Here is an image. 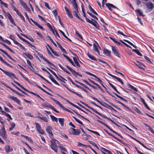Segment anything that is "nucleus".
I'll use <instances>...</instances> for the list:
<instances>
[{
  "label": "nucleus",
  "mask_w": 154,
  "mask_h": 154,
  "mask_svg": "<svg viewBox=\"0 0 154 154\" xmlns=\"http://www.w3.org/2000/svg\"><path fill=\"white\" fill-rule=\"evenodd\" d=\"M50 116L53 121H55L56 122H57L58 120L56 117L52 115H50Z\"/></svg>",
  "instance_id": "obj_60"
},
{
  "label": "nucleus",
  "mask_w": 154,
  "mask_h": 154,
  "mask_svg": "<svg viewBox=\"0 0 154 154\" xmlns=\"http://www.w3.org/2000/svg\"><path fill=\"white\" fill-rule=\"evenodd\" d=\"M57 43L58 45V47L65 54H67V52L62 47L61 45L57 42Z\"/></svg>",
  "instance_id": "obj_35"
},
{
  "label": "nucleus",
  "mask_w": 154,
  "mask_h": 154,
  "mask_svg": "<svg viewBox=\"0 0 154 154\" xmlns=\"http://www.w3.org/2000/svg\"><path fill=\"white\" fill-rule=\"evenodd\" d=\"M103 106L106 108H108L111 110H112L116 112H117V111L114 108L106 103H104V106Z\"/></svg>",
  "instance_id": "obj_24"
},
{
  "label": "nucleus",
  "mask_w": 154,
  "mask_h": 154,
  "mask_svg": "<svg viewBox=\"0 0 154 154\" xmlns=\"http://www.w3.org/2000/svg\"><path fill=\"white\" fill-rule=\"evenodd\" d=\"M132 51L133 52H135L136 54H137L138 55L140 56H142V54L137 49H133L132 50Z\"/></svg>",
  "instance_id": "obj_53"
},
{
  "label": "nucleus",
  "mask_w": 154,
  "mask_h": 154,
  "mask_svg": "<svg viewBox=\"0 0 154 154\" xmlns=\"http://www.w3.org/2000/svg\"><path fill=\"white\" fill-rule=\"evenodd\" d=\"M72 117L75 119V121L77 122L79 124L83 125L84 124L82 123V122L80 121L78 119H77L76 118L75 116H73Z\"/></svg>",
  "instance_id": "obj_62"
},
{
  "label": "nucleus",
  "mask_w": 154,
  "mask_h": 154,
  "mask_svg": "<svg viewBox=\"0 0 154 154\" xmlns=\"http://www.w3.org/2000/svg\"><path fill=\"white\" fill-rule=\"evenodd\" d=\"M88 80L90 82H91L94 85L97 86L103 92H104V91L103 90L102 88L100 87V86L98 84L95 83L94 81H92V80H91L89 78L88 79Z\"/></svg>",
  "instance_id": "obj_21"
},
{
  "label": "nucleus",
  "mask_w": 154,
  "mask_h": 154,
  "mask_svg": "<svg viewBox=\"0 0 154 154\" xmlns=\"http://www.w3.org/2000/svg\"><path fill=\"white\" fill-rule=\"evenodd\" d=\"M0 51L2 52L4 54L6 55L11 60L16 62V61L13 59L9 54H8L6 51L0 48Z\"/></svg>",
  "instance_id": "obj_22"
},
{
  "label": "nucleus",
  "mask_w": 154,
  "mask_h": 154,
  "mask_svg": "<svg viewBox=\"0 0 154 154\" xmlns=\"http://www.w3.org/2000/svg\"><path fill=\"white\" fill-rule=\"evenodd\" d=\"M3 85L5 86L7 88H8L10 90L12 91L13 92L15 93L16 94H17L18 95L20 96V94H21L20 93H19V92L16 91V90L13 89L12 88H11L10 87L8 86L7 85H6L5 84Z\"/></svg>",
  "instance_id": "obj_27"
},
{
  "label": "nucleus",
  "mask_w": 154,
  "mask_h": 154,
  "mask_svg": "<svg viewBox=\"0 0 154 154\" xmlns=\"http://www.w3.org/2000/svg\"><path fill=\"white\" fill-rule=\"evenodd\" d=\"M10 124L11 126V127L9 128V131H11L13 129L15 126V124L14 123L11 122H10Z\"/></svg>",
  "instance_id": "obj_48"
},
{
  "label": "nucleus",
  "mask_w": 154,
  "mask_h": 154,
  "mask_svg": "<svg viewBox=\"0 0 154 154\" xmlns=\"http://www.w3.org/2000/svg\"><path fill=\"white\" fill-rule=\"evenodd\" d=\"M144 124L146 127L148 128V129L154 135V131H153V129L148 125L145 123H144Z\"/></svg>",
  "instance_id": "obj_47"
},
{
  "label": "nucleus",
  "mask_w": 154,
  "mask_h": 154,
  "mask_svg": "<svg viewBox=\"0 0 154 154\" xmlns=\"http://www.w3.org/2000/svg\"><path fill=\"white\" fill-rule=\"evenodd\" d=\"M59 121L61 125L63 127L64 125V119L63 118H60L59 119Z\"/></svg>",
  "instance_id": "obj_56"
},
{
  "label": "nucleus",
  "mask_w": 154,
  "mask_h": 154,
  "mask_svg": "<svg viewBox=\"0 0 154 154\" xmlns=\"http://www.w3.org/2000/svg\"><path fill=\"white\" fill-rule=\"evenodd\" d=\"M51 104H49L48 102H45L42 104V106L45 107L47 108H49V107H50L49 106Z\"/></svg>",
  "instance_id": "obj_64"
},
{
  "label": "nucleus",
  "mask_w": 154,
  "mask_h": 154,
  "mask_svg": "<svg viewBox=\"0 0 154 154\" xmlns=\"http://www.w3.org/2000/svg\"><path fill=\"white\" fill-rule=\"evenodd\" d=\"M73 60L76 65L79 67H80L81 66L79 63L78 62L76 58L75 57H73Z\"/></svg>",
  "instance_id": "obj_49"
},
{
  "label": "nucleus",
  "mask_w": 154,
  "mask_h": 154,
  "mask_svg": "<svg viewBox=\"0 0 154 154\" xmlns=\"http://www.w3.org/2000/svg\"><path fill=\"white\" fill-rule=\"evenodd\" d=\"M7 76L11 78V79H13L12 76L14 77L15 79L17 80H18L16 76L12 72H10L7 71H5L3 69H0Z\"/></svg>",
  "instance_id": "obj_5"
},
{
  "label": "nucleus",
  "mask_w": 154,
  "mask_h": 154,
  "mask_svg": "<svg viewBox=\"0 0 154 154\" xmlns=\"http://www.w3.org/2000/svg\"><path fill=\"white\" fill-rule=\"evenodd\" d=\"M88 8L90 11L97 15H98V14L92 8L90 5H89Z\"/></svg>",
  "instance_id": "obj_50"
},
{
  "label": "nucleus",
  "mask_w": 154,
  "mask_h": 154,
  "mask_svg": "<svg viewBox=\"0 0 154 154\" xmlns=\"http://www.w3.org/2000/svg\"><path fill=\"white\" fill-rule=\"evenodd\" d=\"M13 82L16 84H17V85L19 86L21 88L23 89V90H24L25 91H26V89L24 88L23 86H22L18 82L14 80L13 81Z\"/></svg>",
  "instance_id": "obj_51"
},
{
  "label": "nucleus",
  "mask_w": 154,
  "mask_h": 154,
  "mask_svg": "<svg viewBox=\"0 0 154 154\" xmlns=\"http://www.w3.org/2000/svg\"><path fill=\"white\" fill-rule=\"evenodd\" d=\"M66 67L69 69L72 73L73 75L75 76L76 77H77V75H78L80 77H82V76L80 74H79L78 72H76L75 70L72 69V68L69 66L67 65H66Z\"/></svg>",
  "instance_id": "obj_7"
},
{
  "label": "nucleus",
  "mask_w": 154,
  "mask_h": 154,
  "mask_svg": "<svg viewBox=\"0 0 154 154\" xmlns=\"http://www.w3.org/2000/svg\"><path fill=\"white\" fill-rule=\"evenodd\" d=\"M8 97L16 102L18 105H20V101L16 97L12 96L11 95L8 96Z\"/></svg>",
  "instance_id": "obj_13"
},
{
  "label": "nucleus",
  "mask_w": 154,
  "mask_h": 154,
  "mask_svg": "<svg viewBox=\"0 0 154 154\" xmlns=\"http://www.w3.org/2000/svg\"><path fill=\"white\" fill-rule=\"evenodd\" d=\"M57 141L55 139H52L50 141L51 143V148L54 150L56 153L57 152V145L56 141Z\"/></svg>",
  "instance_id": "obj_3"
},
{
  "label": "nucleus",
  "mask_w": 154,
  "mask_h": 154,
  "mask_svg": "<svg viewBox=\"0 0 154 154\" xmlns=\"http://www.w3.org/2000/svg\"><path fill=\"white\" fill-rule=\"evenodd\" d=\"M50 99L52 100L53 101L55 102L57 105H58L62 109L64 108V106H63L57 100L55 99L54 98H53L51 97Z\"/></svg>",
  "instance_id": "obj_31"
},
{
  "label": "nucleus",
  "mask_w": 154,
  "mask_h": 154,
  "mask_svg": "<svg viewBox=\"0 0 154 154\" xmlns=\"http://www.w3.org/2000/svg\"><path fill=\"white\" fill-rule=\"evenodd\" d=\"M140 97L142 102H143V104L146 107L148 110H151V109H150L149 107L148 106V105H147L146 103L145 102L144 99L142 98L140 96Z\"/></svg>",
  "instance_id": "obj_33"
},
{
  "label": "nucleus",
  "mask_w": 154,
  "mask_h": 154,
  "mask_svg": "<svg viewBox=\"0 0 154 154\" xmlns=\"http://www.w3.org/2000/svg\"><path fill=\"white\" fill-rule=\"evenodd\" d=\"M103 52L104 54L108 57L111 56V51L108 50L104 48L103 50Z\"/></svg>",
  "instance_id": "obj_30"
},
{
  "label": "nucleus",
  "mask_w": 154,
  "mask_h": 154,
  "mask_svg": "<svg viewBox=\"0 0 154 154\" xmlns=\"http://www.w3.org/2000/svg\"><path fill=\"white\" fill-rule=\"evenodd\" d=\"M106 7L110 6V7H112L114 9H116L117 10H119V9L116 6L113 5V4H110V3H108L106 4Z\"/></svg>",
  "instance_id": "obj_52"
},
{
  "label": "nucleus",
  "mask_w": 154,
  "mask_h": 154,
  "mask_svg": "<svg viewBox=\"0 0 154 154\" xmlns=\"http://www.w3.org/2000/svg\"><path fill=\"white\" fill-rule=\"evenodd\" d=\"M80 102L82 104L85 105V106H86V107H88V108L90 109H91V110H92L95 113L98 114V115H99L100 116L103 117V118H105L106 119H107L108 120H109L110 121H111L112 122V123L114 124L115 125H116L117 127H120V126L118 125L117 123H116L115 122H114L111 119H110V118H108V117L106 116L103 114H101L97 110H95L93 108L89 106L88 104L85 103L83 102H82L81 100L80 101Z\"/></svg>",
  "instance_id": "obj_1"
},
{
  "label": "nucleus",
  "mask_w": 154,
  "mask_h": 154,
  "mask_svg": "<svg viewBox=\"0 0 154 154\" xmlns=\"http://www.w3.org/2000/svg\"><path fill=\"white\" fill-rule=\"evenodd\" d=\"M137 62L138 63V67L140 69H143V68L142 67V66H145V65L141 62L137 61Z\"/></svg>",
  "instance_id": "obj_54"
},
{
  "label": "nucleus",
  "mask_w": 154,
  "mask_h": 154,
  "mask_svg": "<svg viewBox=\"0 0 154 154\" xmlns=\"http://www.w3.org/2000/svg\"><path fill=\"white\" fill-rule=\"evenodd\" d=\"M75 82L78 84H79L80 85H81L82 86V87H83L84 88H86V89H88V90H89L91 92H92V91L91 90V89H89V88H88L84 84L82 83H81L78 81H77V80H75Z\"/></svg>",
  "instance_id": "obj_26"
},
{
  "label": "nucleus",
  "mask_w": 154,
  "mask_h": 154,
  "mask_svg": "<svg viewBox=\"0 0 154 154\" xmlns=\"http://www.w3.org/2000/svg\"><path fill=\"white\" fill-rule=\"evenodd\" d=\"M23 54L27 57L30 60H32L33 58V56L29 53H23Z\"/></svg>",
  "instance_id": "obj_38"
},
{
  "label": "nucleus",
  "mask_w": 154,
  "mask_h": 154,
  "mask_svg": "<svg viewBox=\"0 0 154 154\" xmlns=\"http://www.w3.org/2000/svg\"><path fill=\"white\" fill-rule=\"evenodd\" d=\"M5 151L7 153H8L10 152L13 151V149L9 145H6L5 147Z\"/></svg>",
  "instance_id": "obj_19"
},
{
  "label": "nucleus",
  "mask_w": 154,
  "mask_h": 154,
  "mask_svg": "<svg viewBox=\"0 0 154 154\" xmlns=\"http://www.w3.org/2000/svg\"><path fill=\"white\" fill-rule=\"evenodd\" d=\"M70 81L74 85H75V86L76 87H77L78 88L82 90L83 91H84L85 92H86V93H88V92H87V91L84 88H83L81 87V86H79V85H77V84H75V83H74L73 81L72 80V79H71V80H70Z\"/></svg>",
  "instance_id": "obj_15"
},
{
  "label": "nucleus",
  "mask_w": 154,
  "mask_h": 154,
  "mask_svg": "<svg viewBox=\"0 0 154 154\" xmlns=\"http://www.w3.org/2000/svg\"><path fill=\"white\" fill-rule=\"evenodd\" d=\"M58 96L60 97L63 98V99L66 102H67L68 103H69L72 106L74 107H75L77 109H80V108L79 107V106H78L77 105L74 104L73 103H72L69 100H67L66 98L63 97L61 95L58 94Z\"/></svg>",
  "instance_id": "obj_12"
},
{
  "label": "nucleus",
  "mask_w": 154,
  "mask_h": 154,
  "mask_svg": "<svg viewBox=\"0 0 154 154\" xmlns=\"http://www.w3.org/2000/svg\"><path fill=\"white\" fill-rule=\"evenodd\" d=\"M53 129L50 126L48 127L46 129V131L48 133H49L52 132Z\"/></svg>",
  "instance_id": "obj_63"
},
{
  "label": "nucleus",
  "mask_w": 154,
  "mask_h": 154,
  "mask_svg": "<svg viewBox=\"0 0 154 154\" xmlns=\"http://www.w3.org/2000/svg\"><path fill=\"white\" fill-rule=\"evenodd\" d=\"M63 56L65 57V58H66V59L68 60V61L70 62L72 64V65L73 66H75V64H74V63L73 62V61L69 57H68V56L64 54H63Z\"/></svg>",
  "instance_id": "obj_25"
},
{
  "label": "nucleus",
  "mask_w": 154,
  "mask_h": 154,
  "mask_svg": "<svg viewBox=\"0 0 154 154\" xmlns=\"http://www.w3.org/2000/svg\"><path fill=\"white\" fill-rule=\"evenodd\" d=\"M62 85L64 86L68 91H69L70 92L74 93L76 94V95L78 96L79 97H81V98H83V97L81 95H80L79 94L71 90L70 88H69L67 86H66L65 85L62 84Z\"/></svg>",
  "instance_id": "obj_16"
},
{
  "label": "nucleus",
  "mask_w": 154,
  "mask_h": 154,
  "mask_svg": "<svg viewBox=\"0 0 154 154\" xmlns=\"http://www.w3.org/2000/svg\"><path fill=\"white\" fill-rule=\"evenodd\" d=\"M0 60L2 61V62H3L4 63H5L6 65L7 66H9L11 68H12L13 67V66L11 65H10L9 63L5 61L3 58L2 57H1L0 56Z\"/></svg>",
  "instance_id": "obj_41"
},
{
  "label": "nucleus",
  "mask_w": 154,
  "mask_h": 154,
  "mask_svg": "<svg viewBox=\"0 0 154 154\" xmlns=\"http://www.w3.org/2000/svg\"><path fill=\"white\" fill-rule=\"evenodd\" d=\"M0 135L4 139H6L7 138L6 136V132L4 126L2 127L0 130Z\"/></svg>",
  "instance_id": "obj_8"
},
{
  "label": "nucleus",
  "mask_w": 154,
  "mask_h": 154,
  "mask_svg": "<svg viewBox=\"0 0 154 154\" xmlns=\"http://www.w3.org/2000/svg\"><path fill=\"white\" fill-rule=\"evenodd\" d=\"M127 86L130 88L131 89H132L133 90H134L136 92L138 91L137 89L136 88H135L133 86L131 85L130 84L128 83L126 84Z\"/></svg>",
  "instance_id": "obj_39"
},
{
  "label": "nucleus",
  "mask_w": 154,
  "mask_h": 154,
  "mask_svg": "<svg viewBox=\"0 0 154 154\" xmlns=\"http://www.w3.org/2000/svg\"><path fill=\"white\" fill-rule=\"evenodd\" d=\"M7 16H8V18L9 19V20L10 21L14 24V25L15 26H17V25L15 24V22H14V20L12 18V17L11 15L8 12H7Z\"/></svg>",
  "instance_id": "obj_18"
},
{
  "label": "nucleus",
  "mask_w": 154,
  "mask_h": 154,
  "mask_svg": "<svg viewBox=\"0 0 154 154\" xmlns=\"http://www.w3.org/2000/svg\"><path fill=\"white\" fill-rule=\"evenodd\" d=\"M85 73L88 74V75L92 76L95 78L96 79L95 80L97 81L98 82L101 84L102 85V86L105 88L106 91L107 90V88L105 87V86L103 85V82L100 79V78L97 77L96 75H95L93 74L90 72L85 71Z\"/></svg>",
  "instance_id": "obj_2"
},
{
  "label": "nucleus",
  "mask_w": 154,
  "mask_h": 154,
  "mask_svg": "<svg viewBox=\"0 0 154 154\" xmlns=\"http://www.w3.org/2000/svg\"><path fill=\"white\" fill-rule=\"evenodd\" d=\"M70 130L72 132L71 134L73 135H78L80 134L81 132L80 130L75 129L72 128H71Z\"/></svg>",
  "instance_id": "obj_9"
},
{
  "label": "nucleus",
  "mask_w": 154,
  "mask_h": 154,
  "mask_svg": "<svg viewBox=\"0 0 154 154\" xmlns=\"http://www.w3.org/2000/svg\"><path fill=\"white\" fill-rule=\"evenodd\" d=\"M147 8L148 9H149L151 11L154 8L153 4L150 2H148L146 4Z\"/></svg>",
  "instance_id": "obj_20"
},
{
  "label": "nucleus",
  "mask_w": 154,
  "mask_h": 154,
  "mask_svg": "<svg viewBox=\"0 0 154 154\" xmlns=\"http://www.w3.org/2000/svg\"><path fill=\"white\" fill-rule=\"evenodd\" d=\"M82 11L83 14V16L85 17V19L86 20V21L87 22L92 24V25H95V24L92 22V21L90 20L88 18H87L86 16V14L85 13V12L84 9L83 7V6L82 5Z\"/></svg>",
  "instance_id": "obj_10"
},
{
  "label": "nucleus",
  "mask_w": 154,
  "mask_h": 154,
  "mask_svg": "<svg viewBox=\"0 0 154 154\" xmlns=\"http://www.w3.org/2000/svg\"><path fill=\"white\" fill-rule=\"evenodd\" d=\"M22 136L24 137V138H26V139H27V140H28V141L31 142H33L32 140L30 138H29L27 136H25L24 135H22Z\"/></svg>",
  "instance_id": "obj_59"
},
{
  "label": "nucleus",
  "mask_w": 154,
  "mask_h": 154,
  "mask_svg": "<svg viewBox=\"0 0 154 154\" xmlns=\"http://www.w3.org/2000/svg\"><path fill=\"white\" fill-rule=\"evenodd\" d=\"M73 6L75 10L77 12L79 13V10L78 8V5L77 3H72Z\"/></svg>",
  "instance_id": "obj_55"
},
{
  "label": "nucleus",
  "mask_w": 154,
  "mask_h": 154,
  "mask_svg": "<svg viewBox=\"0 0 154 154\" xmlns=\"http://www.w3.org/2000/svg\"><path fill=\"white\" fill-rule=\"evenodd\" d=\"M64 8L65 10L66 13L68 17L71 18H73V16L68 8L66 6L64 7Z\"/></svg>",
  "instance_id": "obj_23"
},
{
  "label": "nucleus",
  "mask_w": 154,
  "mask_h": 154,
  "mask_svg": "<svg viewBox=\"0 0 154 154\" xmlns=\"http://www.w3.org/2000/svg\"><path fill=\"white\" fill-rule=\"evenodd\" d=\"M72 110L73 112H75L77 115L79 116H80V117H82L83 119H85V120L88 121V122H90V121L87 118L84 117L83 116L81 115H80L78 113V112H76L75 110H73L72 109Z\"/></svg>",
  "instance_id": "obj_45"
},
{
  "label": "nucleus",
  "mask_w": 154,
  "mask_h": 154,
  "mask_svg": "<svg viewBox=\"0 0 154 154\" xmlns=\"http://www.w3.org/2000/svg\"><path fill=\"white\" fill-rule=\"evenodd\" d=\"M0 44H1L2 45H3L11 53H12L13 54H15L14 51H13L10 48L8 47L6 44L3 42H0Z\"/></svg>",
  "instance_id": "obj_29"
},
{
  "label": "nucleus",
  "mask_w": 154,
  "mask_h": 154,
  "mask_svg": "<svg viewBox=\"0 0 154 154\" xmlns=\"http://www.w3.org/2000/svg\"><path fill=\"white\" fill-rule=\"evenodd\" d=\"M30 20H31L38 27L39 29H41V30L44 31L45 30V29L43 28V27L40 25L37 22L35 21L34 20H33L32 18H30Z\"/></svg>",
  "instance_id": "obj_17"
},
{
  "label": "nucleus",
  "mask_w": 154,
  "mask_h": 154,
  "mask_svg": "<svg viewBox=\"0 0 154 154\" xmlns=\"http://www.w3.org/2000/svg\"><path fill=\"white\" fill-rule=\"evenodd\" d=\"M58 65L64 72H66L69 75H71L70 73L65 68L63 67L60 64H58Z\"/></svg>",
  "instance_id": "obj_43"
},
{
  "label": "nucleus",
  "mask_w": 154,
  "mask_h": 154,
  "mask_svg": "<svg viewBox=\"0 0 154 154\" xmlns=\"http://www.w3.org/2000/svg\"><path fill=\"white\" fill-rule=\"evenodd\" d=\"M87 55L89 58L91 60H97V59H96L95 57L94 56L90 54L89 52L87 53Z\"/></svg>",
  "instance_id": "obj_44"
},
{
  "label": "nucleus",
  "mask_w": 154,
  "mask_h": 154,
  "mask_svg": "<svg viewBox=\"0 0 154 154\" xmlns=\"http://www.w3.org/2000/svg\"><path fill=\"white\" fill-rule=\"evenodd\" d=\"M20 1V3L21 5L24 8L27 5L25 2L22 0H19Z\"/></svg>",
  "instance_id": "obj_58"
},
{
  "label": "nucleus",
  "mask_w": 154,
  "mask_h": 154,
  "mask_svg": "<svg viewBox=\"0 0 154 154\" xmlns=\"http://www.w3.org/2000/svg\"><path fill=\"white\" fill-rule=\"evenodd\" d=\"M35 128L38 132L41 134H44L45 133V131L42 129L40 125L38 123L35 122Z\"/></svg>",
  "instance_id": "obj_6"
},
{
  "label": "nucleus",
  "mask_w": 154,
  "mask_h": 154,
  "mask_svg": "<svg viewBox=\"0 0 154 154\" xmlns=\"http://www.w3.org/2000/svg\"><path fill=\"white\" fill-rule=\"evenodd\" d=\"M113 93L118 98H119L120 99H121V100H123V101H125V102H128L127 101V100L124 99V98H123V97H122L121 96L118 95V94H117L116 93H115L114 92H113Z\"/></svg>",
  "instance_id": "obj_57"
},
{
  "label": "nucleus",
  "mask_w": 154,
  "mask_h": 154,
  "mask_svg": "<svg viewBox=\"0 0 154 154\" xmlns=\"http://www.w3.org/2000/svg\"><path fill=\"white\" fill-rule=\"evenodd\" d=\"M3 85L5 86L7 88H8L10 90L12 91L13 92L15 93L16 94H17L18 95L20 96V94H21L20 93H19V92L16 91V90L13 89L12 88H11L10 87L8 86L7 85H6L5 84Z\"/></svg>",
  "instance_id": "obj_28"
},
{
  "label": "nucleus",
  "mask_w": 154,
  "mask_h": 154,
  "mask_svg": "<svg viewBox=\"0 0 154 154\" xmlns=\"http://www.w3.org/2000/svg\"><path fill=\"white\" fill-rule=\"evenodd\" d=\"M134 140L136 141H137V142H138L139 143H140V144H141L143 147L144 148H146V149L149 150H151V149L149 148H148L147 147H146V146H145L143 143L142 142H141L140 141H139V140H137V139L135 138L134 139Z\"/></svg>",
  "instance_id": "obj_36"
},
{
  "label": "nucleus",
  "mask_w": 154,
  "mask_h": 154,
  "mask_svg": "<svg viewBox=\"0 0 154 154\" xmlns=\"http://www.w3.org/2000/svg\"><path fill=\"white\" fill-rule=\"evenodd\" d=\"M110 86L119 94L122 95L120 93L119 91L110 82H108Z\"/></svg>",
  "instance_id": "obj_46"
},
{
  "label": "nucleus",
  "mask_w": 154,
  "mask_h": 154,
  "mask_svg": "<svg viewBox=\"0 0 154 154\" xmlns=\"http://www.w3.org/2000/svg\"><path fill=\"white\" fill-rule=\"evenodd\" d=\"M73 16L74 17H77L80 20H81V21H84L83 20L82 18H81L79 17V16L78 15V14H77V13H78L76 11H73Z\"/></svg>",
  "instance_id": "obj_34"
},
{
  "label": "nucleus",
  "mask_w": 154,
  "mask_h": 154,
  "mask_svg": "<svg viewBox=\"0 0 154 154\" xmlns=\"http://www.w3.org/2000/svg\"><path fill=\"white\" fill-rule=\"evenodd\" d=\"M35 52L37 53V54L44 61L46 62L47 60L43 57L42 54H41L40 52H38V51H37V50H35Z\"/></svg>",
  "instance_id": "obj_37"
},
{
  "label": "nucleus",
  "mask_w": 154,
  "mask_h": 154,
  "mask_svg": "<svg viewBox=\"0 0 154 154\" xmlns=\"http://www.w3.org/2000/svg\"><path fill=\"white\" fill-rule=\"evenodd\" d=\"M104 130L107 134H108L110 136H112V137H113L114 138L116 139L117 140L119 141L120 143H121L122 144H123L124 145H126V144L124 141H123L121 140H120V139L118 138L117 137H116L114 136L112 134H110L109 132H108L107 130Z\"/></svg>",
  "instance_id": "obj_11"
},
{
  "label": "nucleus",
  "mask_w": 154,
  "mask_h": 154,
  "mask_svg": "<svg viewBox=\"0 0 154 154\" xmlns=\"http://www.w3.org/2000/svg\"><path fill=\"white\" fill-rule=\"evenodd\" d=\"M82 81L83 82H85L87 84H88V85L90 86V87H92L93 88L95 89H97V88L95 86H94V85H93L91 84H90V83H89L88 81H87L83 79Z\"/></svg>",
  "instance_id": "obj_42"
},
{
  "label": "nucleus",
  "mask_w": 154,
  "mask_h": 154,
  "mask_svg": "<svg viewBox=\"0 0 154 154\" xmlns=\"http://www.w3.org/2000/svg\"><path fill=\"white\" fill-rule=\"evenodd\" d=\"M77 104L81 107H82V108L84 109H85L86 111H87L88 112H90V113L92 114H94V113L92 112L90 110H89V109L86 108H85V107L84 106H83V105H81V104H80L79 103H77Z\"/></svg>",
  "instance_id": "obj_40"
},
{
  "label": "nucleus",
  "mask_w": 154,
  "mask_h": 154,
  "mask_svg": "<svg viewBox=\"0 0 154 154\" xmlns=\"http://www.w3.org/2000/svg\"><path fill=\"white\" fill-rule=\"evenodd\" d=\"M135 11L137 12L140 16H144V15H143V12L140 9H137L135 10Z\"/></svg>",
  "instance_id": "obj_61"
},
{
  "label": "nucleus",
  "mask_w": 154,
  "mask_h": 154,
  "mask_svg": "<svg viewBox=\"0 0 154 154\" xmlns=\"http://www.w3.org/2000/svg\"><path fill=\"white\" fill-rule=\"evenodd\" d=\"M91 20L93 22L94 24H95V25H92L94 26L96 29H99V25L98 24L97 21L96 20H94L93 19H91Z\"/></svg>",
  "instance_id": "obj_32"
},
{
  "label": "nucleus",
  "mask_w": 154,
  "mask_h": 154,
  "mask_svg": "<svg viewBox=\"0 0 154 154\" xmlns=\"http://www.w3.org/2000/svg\"><path fill=\"white\" fill-rule=\"evenodd\" d=\"M112 49L113 53L115 56H117L119 57H120V54L114 46H112Z\"/></svg>",
  "instance_id": "obj_14"
},
{
  "label": "nucleus",
  "mask_w": 154,
  "mask_h": 154,
  "mask_svg": "<svg viewBox=\"0 0 154 154\" xmlns=\"http://www.w3.org/2000/svg\"><path fill=\"white\" fill-rule=\"evenodd\" d=\"M97 121L99 122L100 123H101L102 125H104L106 127H107L109 130H110V131H111L114 134H117L118 136H119L121 138H123V137L121 135V134L118 133L116 132L115 131H114L111 128L109 127L108 125H107L105 123L99 120L98 119L97 120Z\"/></svg>",
  "instance_id": "obj_4"
}]
</instances>
